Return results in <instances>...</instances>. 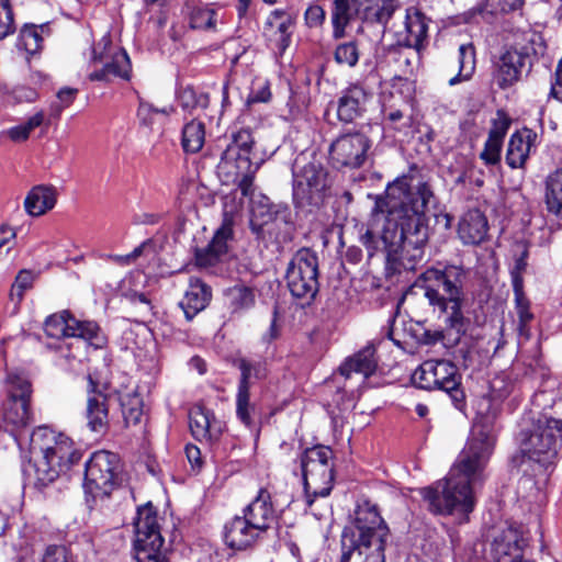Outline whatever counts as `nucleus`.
<instances>
[{
	"label": "nucleus",
	"mask_w": 562,
	"mask_h": 562,
	"mask_svg": "<svg viewBox=\"0 0 562 562\" xmlns=\"http://www.w3.org/2000/svg\"><path fill=\"white\" fill-rule=\"evenodd\" d=\"M411 181L402 177L389 186V212L382 228L374 220L360 235L370 257L378 250L386 252L389 273L412 271L424 258L428 239L426 210L435 195L427 183L412 186Z\"/></svg>",
	"instance_id": "1"
},
{
	"label": "nucleus",
	"mask_w": 562,
	"mask_h": 562,
	"mask_svg": "<svg viewBox=\"0 0 562 562\" xmlns=\"http://www.w3.org/2000/svg\"><path fill=\"white\" fill-rule=\"evenodd\" d=\"M494 445L495 437L490 430L474 427L448 476L420 490L431 513L468 515L474 509V488L485 479Z\"/></svg>",
	"instance_id": "2"
},
{
	"label": "nucleus",
	"mask_w": 562,
	"mask_h": 562,
	"mask_svg": "<svg viewBox=\"0 0 562 562\" xmlns=\"http://www.w3.org/2000/svg\"><path fill=\"white\" fill-rule=\"evenodd\" d=\"M465 277L467 273L460 266L428 268L412 286L413 290L420 291L432 311L443 318L446 329L454 335V342L467 333L469 324L461 310Z\"/></svg>",
	"instance_id": "3"
},
{
	"label": "nucleus",
	"mask_w": 562,
	"mask_h": 562,
	"mask_svg": "<svg viewBox=\"0 0 562 562\" xmlns=\"http://www.w3.org/2000/svg\"><path fill=\"white\" fill-rule=\"evenodd\" d=\"M31 461L24 469L30 483L44 487L79 462L81 450L71 438L47 427H38L30 438Z\"/></svg>",
	"instance_id": "4"
},
{
	"label": "nucleus",
	"mask_w": 562,
	"mask_h": 562,
	"mask_svg": "<svg viewBox=\"0 0 562 562\" xmlns=\"http://www.w3.org/2000/svg\"><path fill=\"white\" fill-rule=\"evenodd\" d=\"M389 527L369 502L357 506L355 519L341 535L340 562H385Z\"/></svg>",
	"instance_id": "5"
},
{
	"label": "nucleus",
	"mask_w": 562,
	"mask_h": 562,
	"mask_svg": "<svg viewBox=\"0 0 562 562\" xmlns=\"http://www.w3.org/2000/svg\"><path fill=\"white\" fill-rule=\"evenodd\" d=\"M400 7L398 0H334L330 14L333 37L342 38L352 22L379 24L385 31Z\"/></svg>",
	"instance_id": "6"
},
{
	"label": "nucleus",
	"mask_w": 562,
	"mask_h": 562,
	"mask_svg": "<svg viewBox=\"0 0 562 562\" xmlns=\"http://www.w3.org/2000/svg\"><path fill=\"white\" fill-rule=\"evenodd\" d=\"M306 504L311 507L317 497H327L334 486V452L326 446L307 448L300 457Z\"/></svg>",
	"instance_id": "7"
},
{
	"label": "nucleus",
	"mask_w": 562,
	"mask_h": 562,
	"mask_svg": "<svg viewBox=\"0 0 562 562\" xmlns=\"http://www.w3.org/2000/svg\"><path fill=\"white\" fill-rule=\"evenodd\" d=\"M520 450L539 463H547L562 449V419L539 414L529 429L520 432Z\"/></svg>",
	"instance_id": "8"
},
{
	"label": "nucleus",
	"mask_w": 562,
	"mask_h": 562,
	"mask_svg": "<svg viewBox=\"0 0 562 562\" xmlns=\"http://www.w3.org/2000/svg\"><path fill=\"white\" fill-rule=\"evenodd\" d=\"M389 32L393 34L398 47L415 50L411 54L401 50L396 59L402 74L408 76L413 72L412 57H418L427 37L428 20L418 8L408 7L405 9L403 20L392 23Z\"/></svg>",
	"instance_id": "9"
},
{
	"label": "nucleus",
	"mask_w": 562,
	"mask_h": 562,
	"mask_svg": "<svg viewBox=\"0 0 562 562\" xmlns=\"http://www.w3.org/2000/svg\"><path fill=\"white\" fill-rule=\"evenodd\" d=\"M413 383L423 390H440L446 392L457 408L464 402L461 389V374L457 366L447 360L424 361L412 375Z\"/></svg>",
	"instance_id": "10"
},
{
	"label": "nucleus",
	"mask_w": 562,
	"mask_h": 562,
	"mask_svg": "<svg viewBox=\"0 0 562 562\" xmlns=\"http://www.w3.org/2000/svg\"><path fill=\"white\" fill-rule=\"evenodd\" d=\"M136 562H167L157 512L150 504L137 509L134 521Z\"/></svg>",
	"instance_id": "11"
},
{
	"label": "nucleus",
	"mask_w": 562,
	"mask_h": 562,
	"mask_svg": "<svg viewBox=\"0 0 562 562\" xmlns=\"http://www.w3.org/2000/svg\"><path fill=\"white\" fill-rule=\"evenodd\" d=\"M318 259L314 251L302 248L296 251L286 270V283L291 294L310 301L318 291Z\"/></svg>",
	"instance_id": "12"
},
{
	"label": "nucleus",
	"mask_w": 562,
	"mask_h": 562,
	"mask_svg": "<svg viewBox=\"0 0 562 562\" xmlns=\"http://www.w3.org/2000/svg\"><path fill=\"white\" fill-rule=\"evenodd\" d=\"M9 400L3 411L4 429L16 439V432L32 422L30 412L31 384L19 374H9L8 379Z\"/></svg>",
	"instance_id": "13"
},
{
	"label": "nucleus",
	"mask_w": 562,
	"mask_h": 562,
	"mask_svg": "<svg viewBox=\"0 0 562 562\" xmlns=\"http://www.w3.org/2000/svg\"><path fill=\"white\" fill-rule=\"evenodd\" d=\"M293 177V198L297 205L322 203L328 181L327 171L321 162L310 161L300 168L296 159Z\"/></svg>",
	"instance_id": "14"
},
{
	"label": "nucleus",
	"mask_w": 562,
	"mask_h": 562,
	"mask_svg": "<svg viewBox=\"0 0 562 562\" xmlns=\"http://www.w3.org/2000/svg\"><path fill=\"white\" fill-rule=\"evenodd\" d=\"M44 330L52 338L77 337L86 340L94 348H102L106 338L101 328L92 321H78L68 311L48 316Z\"/></svg>",
	"instance_id": "15"
},
{
	"label": "nucleus",
	"mask_w": 562,
	"mask_h": 562,
	"mask_svg": "<svg viewBox=\"0 0 562 562\" xmlns=\"http://www.w3.org/2000/svg\"><path fill=\"white\" fill-rule=\"evenodd\" d=\"M120 458L110 451H97L86 463L85 485L94 496L110 495L116 484Z\"/></svg>",
	"instance_id": "16"
},
{
	"label": "nucleus",
	"mask_w": 562,
	"mask_h": 562,
	"mask_svg": "<svg viewBox=\"0 0 562 562\" xmlns=\"http://www.w3.org/2000/svg\"><path fill=\"white\" fill-rule=\"evenodd\" d=\"M371 146L372 142L364 133L341 134L329 146V160L336 168H360L367 161Z\"/></svg>",
	"instance_id": "17"
},
{
	"label": "nucleus",
	"mask_w": 562,
	"mask_h": 562,
	"mask_svg": "<svg viewBox=\"0 0 562 562\" xmlns=\"http://www.w3.org/2000/svg\"><path fill=\"white\" fill-rule=\"evenodd\" d=\"M92 54L93 60L103 63V67L90 74L89 78L91 80L109 81L112 77L128 79L131 71L130 57L125 50L113 47L109 36H102L93 46Z\"/></svg>",
	"instance_id": "18"
},
{
	"label": "nucleus",
	"mask_w": 562,
	"mask_h": 562,
	"mask_svg": "<svg viewBox=\"0 0 562 562\" xmlns=\"http://www.w3.org/2000/svg\"><path fill=\"white\" fill-rule=\"evenodd\" d=\"M371 93L363 85L356 82L340 92L337 100V119L342 123H352L367 112Z\"/></svg>",
	"instance_id": "19"
},
{
	"label": "nucleus",
	"mask_w": 562,
	"mask_h": 562,
	"mask_svg": "<svg viewBox=\"0 0 562 562\" xmlns=\"http://www.w3.org/2000/svg\"><path fill=\"white\" fill-rule=\"evenodd\" d=\"M262 537L258 526L244 515L235 516L224 526V541L233 550H247Z\"/></svg>",
	"instance_id": "20"
},
{
	"label": "nucleus",
	"mask_w": 562,
	"mask_h": 562,
	"mask_svg": "<svg viewBox=\"0 0 562 562\" xmlns=\"http://www.w3.org/2000/svg\"><path fill=\"white\" fill-rule=\"evenodd\" d=\"M255 140L249 130L241 128L232 135V142L222 155L218 172L229 176L231 168L239 165L241 159L252 160Z\"/></svg>",
	"instance_id": "21"
},
{
	"label": "nucleus",
	"mask_w": 562,
	"mask_h": 562,
	"mask_svg": "<svg viewBox=\"0 0 562 562\" xmlns=\"http://www.w3.org/2000/svg\"><path fill=\"white\" fill-rule=\"evenodd\" d=\"M189 426L192 436L199 441H216L223 432V423L213 413L202 406H194L189 413Z\"/></svg>",
	"instance_id": "22"
},
{
	"label": "nucleus",
	"mask_w": 562,
	"mask_h": 562,
	"mask_svg": "<svg viewBox=\"0 0 562 562\" xmlns=\"http://www.w3.org/2000/svg\"><path fill=\"white\" fill-rule=\"evenodd\" d=\"M244 516L256 524L261 533L266 535L277 521L276 510L271 494L266 488H260L257 496L244 509Z\"/></svg>",
	"instance_id": "23"
},
{
	"label": "nucleus",
	"mask_w": 562,
	"mask_h": 562,
	"mask_svg": "<svg viewBox=\"0 0 562 562\" xmlns=\"http://www.w3.org/2000/svg\"><path fill=\"white\" fill-rule=\"evenodd\" d=\"M233 228L228 221L215 232L210 244L195 252V261L199 267L209 268L215 266L227 254V241L232 238Z\"/></svg>",
	"instance_id": "24"
},
{
	"label": "nucleus",
	"mask_w": 562,
	"mask_h": 562,
	"mask_svg": "<svg viewBox=\"0 0 562 562\" xmlns=\"http://www.w3.org/2000/svg\"><path fill=\"white\" fill-rule=\"evenodd\" d=\"M537 138V133L530 128H521L512 134L506 153L507 165L513 169L522 168L536 148Z\"/></svg>",
	"instance_id": "25"
},
{
	"label": "nucleus",
	"mask_w": 562,
	"mask_h": 562,
	"mask_svg": "<svg viewBox=\"0 0 562 562\" xmlns=\"http://www.w3.org/2000/svg\"><path fill=\"white\" fill-rule=\"evenodd\" d=\"M488 231L485 215L479 210L468 211L460 220L458 235L465 245L481 244Z\"/></svg>",
	"instance_id": "26"
},
{
	"label": "nucleus",
	"mask_w": 562,
	"mask_h": 562,
	"mask_svg": "<svg viewBox=\"0 0 562 562\" xmlns=\"http://www.w3.org/2000/svg\"><path fill=\"white\" fill-rule=\"evenodd\" d=\"M91 390H89L87 398L86 417L88 427L95 432H103L109 424V408L106 404V395L94 390V383L89 379Z\"/></svg>",
	"instance_id": "27"
},
{
	"label": "nucleus",
	"mask_w": 562,
	"mask_h": 562,
	"mask_svg": "<svg viewBox=\"0 0 562 562\" xmlns=\"http://www.w3.org/2000/svg\"><path fill=\"white\" fill-rule=\"evenodd\" d=\"M211 289L198 278H191L188 290L186 291L179 306L184 316L191 321L198 313L203 311L211 300Z\"/></svg>",
	"instance_id": "28"
},
{
	"label": "nucleus",
	"mask_w": 562,
	"mask_h": 562,
	"mask_svg": "<svg viewBox=\"0 0 562 562\" xmlns=\"http://www.w3.org/2000/svg\"><path fill=\"white\" fill-rule=\"evenodd\" d=\"M527 55L516 50H505L497 63L495 78L502 88L512 86L519 79Z\"/></svg>",
	"instance_id": "29"
},
{
	"label": "nucleus",
	"mask_w": 562,
	"mask_h": 562,
	"mask_svg": "<svg viewBox=\"0 0 562 562\" xmlns=\"http://www.w3.org/2000/svg\"><path fill=\"white\" fill-rule=\"evenodd\" d=\"M280 215L279 206L271 203L266 195H257L250 201V228L260 236L265 226L278 220Z\"/></svg>",
	"instance_id": "30"
},
{
	"label": "nucleus",
	"mask_w": 562,
	"mask_h": 562,
	"mask_svg": "<svg viewBox=\"0 0 562 562\" xmlns=\"http://www.w3.org/2000/svg\"><path fill=\"white\" fill-rule=\"evenodd\" d=\"M57 196L58 192L53 186H36L24 200L25 211L31 216H41L56 205Z\"/></svg>",
	"instance_id": "31"
},
{
	"label": "nucleus",
	"mask_w": 562,
	"mask_h": 562,
	"mask_svg": "<svg viewBox=\"0 0 562 562\" xmlns=\"http://www.w3.org/2000/svg\"><path fill=\"white\" fill-rule=\"evenodd\" d=\"M378 367L375 358V348L372 344L367 345L352 357L348 358L339 368V371L346 378L351 373H360L364 378L372 375Z\"/></svg>",
	"instance_id": "32"
},
{
	"label": "nucleus",
	"mask_w": 562,
	"mask_h": 562,
	"mask_svg": "<svg viewBox=\"0 0 562 562\" xmlns=\"http://www.w3.org/2000/svg\"><path fill=\"white\" fill-rule=\"evenodd\" d=\"M512 383L505 376H496L491 381L490 393L479 405V413L486 419H494L499 409V403L512 392Z\"/></svg>",
	"instance_id": "33"
},
{
	"label": "nucleus",
	"mask_w": 562,
	"mask_h": 562,
	"mask_svg": "<svg viewBox=\"0 0 562 562\" xmlns=\"http://www.w3.org/2000/svg\"><path fill=\"white\" fill-rule=\"evenodd\" d=\"M259 168V162L241 159L239 165H234L231 168L229 176L223 173L225 176V182L236 183L241 194L248 196L254 192V179Z\"/></svg>",
	"instance_id": "34"
},
{
	"label": "nucleus",
	"mask_w": 562,
	"mask_h": 562,
	"mask_svg": "<svg viewBox=\"0 0 562 562\" xmlns=\"http://www.w3.org/2000/svg\"><path fill=\"white\" fill-rule=\"evenodd\" d=\"M184 12L189 18V23L192 29H215L217 12L213 8L200 3L198 0H187L184 3Z\"/></svg>",
	"instance_id": "35"
},
{
	"label": "nucleus",
	"mask_w": 562,
	"mask_h": 562,
	"mask_svg": "<svg viewBox=\"0 0 562 562\" xmlns=\"http://www.w3.org/2000/svg\"><path fill=\"white\" fill-rule=\"evenodd\" d=\"M546 204L550 213L562 220V168L546 179Z\"/></svg>",
	"instance_id": "36"
},
{
	"label": "nucleus",
	"mask_w": 562,
	"mask_h": 562,
	"mask_svg": "<svg viewBox=\"0 0 562 562\" xmlns=\"http://www.w3.org/2000/svg\"><path fill=\"white\" fill-rule=\"evenodd\" d=\"M225 302L232 313H240L254 306L255 293L251 288L245 284H236L225 292Z\"/></svg>",
	"instance_id": "37"
},
{
	"label": "nucleus",
	"mask_w": 562,
	"mask_h": 562,
	"mask_svg": "<svg viewBox=\"0 0 562 562\" xmlns=\"http://www.w3.org/2000/svg\"><path fill=\"white\" fill-rule=\"evenodd\" d=\"M459 72L449 80L450 86L469 80L475 69V49L472 44H463L458 53Z\"/></svg>",
	"instance_id": "38"
},
{
	"label": "nucleus",
	"mask_w": 562,
	"mask_h": 562,
	"mask_svg": "<svg viewBox=\"0 0 562 562\" xmlns=\"http://www.w3.org/2000/svg\"><path fill=\"white\" fill-rule=\"evenodd\" d=\"M204 124L199 121H191L184 125L182 131V147L187 153H198L204 144Z\"/></svg>",
	"instance_id": "39"
},
{
	"label": "nucleus",
	"mask_w": 562,
	"mask_h": 562,
	"mask_svg": "<svg viewBox=\"0 0 562 562\" xmlns=\"http://www.w3.org/2000/svg\"><path fill=\"white\" fill-rule=\"evenodd\" d=\"M268 23L276 27L279 47L284 50L291 42L292 27L294 25L293 18L284 12L274 11L269 18Z\"/></svg>",
	"instance_id": "40"
},
{
	"label": "nucleus",
	"mask_w": 562,
	"mask_h": 562,
	"mask_svg": "<svg viewBox=\"0 0 562 562\" xmlns=\"http://www.w3.org/2000/svg\"><path fill=\"white\" fill-rule=\"evenodd\" d=\"M236 366L240 371L238 390L245 387V390L249 391L251 379H262L266 376V369L261 362L241 358L237 360Z\"/></svg>",
	"instance_id": "41"
},
{
	"label": "nucleus",
	"mask_w": 562,
	"mask_h": 562,
	"mask_svg": "<svg viewBox=\"0 0 562 562\" xmlns=\"http://www.w3.org/2000/svg\"><path fill=\"white\" fill-rule=\"evenodd\" d=\"M122 414L126 424L136 425L143 416V400L136 394H125L121 397Z\"/></svg>",
	"instance_id": "42"
},
{
	"label": "nucleus",
	"mask_w": 562,
	"mask_h": 562,
	"mask_svg": "<svg viewBox=\"0 0 562 562\" xmlns=\"http://www.w3.org/2000/svg\"><path fill=\"white\" fill-rule=\"evenodd\" d=\"M256 413L255 404L250 403V392L243 387L237 390L236 394V416L246 426L254 425V415Z\"/></svg>",
	"instance_id": "43"
},
{
	"label": "nucleus",
	"mask_w": 562,
	"mask_h": 562,
	"mask_svg": "<svg viewBox=\"0 0 562 562\" xmlns=\"http://www.w3.org/2000/svg\"><path fill=\"white\" fill-rule=\"evenodd\" d=\"M360 57L358 43L356 41H349L337 45L334 52V59L338 65L353 68Z\"/></svg>",
	"instance_id": "44"
},
{
	"label": "nucleus",
	"mask_w": 562,
	"mask_h": 562,
	"mask_svg": "<svg viewBox=\"0 0 562 562\" xmlns=\"http://www.w3.org/2000/svg\"><path fill=\"white\" fill-rule=\"evenodd\" d=\"M179 102L184 110L205 109L210 103V98L203 91L186 87L179 92Z\"/></svg>",
	"instance_id": "45"
},
{
	"label": "nucleus",
	"mask_w": 562,
	"mask_h": 562,
	"mask_svg": "<svg viewBox=\"0 0 562 562\" xmlns=\"http://www.w3.org/2000/svg\"><path fill=\"white\" fill-rule=\"evenodd\" d=\"M514 294L516 311L519 319L517 329L521 336L528 337V324L533 318L532 313L529 311V301L526 297L524 290L514 292Z\"/></svg>",
	"instance_id": "46"
},
{
	"label": "nucleus",
	"mask_w": 562,
	"mask_h": 562,
	"mask_svg": "<svg viewBox=\"0 0 562 562\" xmlns=\"http://www.w3.org/2000/svg\"><path fill=\"white\" fill-rule=\"evenodd\" d=\"M43 121L44 113L37 112L34 115H32L25 123H22L18 126L10 128L8 131V134L12 140H25L33 130L42 125Z\"/></svg>",
	"instance_id": "47"
},
{
	"label": "nucleus",
	"mask_w": 562,
	"mask_h": 562,
	"mask_svg": "<svg viewBox=\"0 0 562 562\" xmlns=\"http://www.w3.org/2000/svg\"><path fill=\"white\" fill-rule=\"evenodd\" d=\"M33 274L31 271L22 270L15 278L14 283L10 290V300L15 304H19L24 295V292L32 286Z\"/></svg>",
	"instance_id": "48"
},
{
	"label": "nucleus",
	"mask_w": 562,
	"mask_h": 562,
	"mask_svg": "<svg viewBox=\"0 0 562 562\" xmlns=\"http://www.w3.org/2000/svg\"><path fill=\"white\" fill-rule=\"evenodd\" d=\"M14 31L15 23L9 0H0V40L5 38Z\"/></svg>",
	"instance_id": "49"
},
{
	"label": "nucleus",
	"mask_w": 562,
	"mask_h": 562,
	"mask_svg": "<svg viewBox=\"0 0 562 562\" xmlns=\"http://www.w3.org/2000/svg\"><path fill=\"white\" fill-rule=\"evenodd\" d=\"M510 124V117L504 111H497L496 116L492 120V126L488 132V137L504 142V137L507 134Z\"/></svg>",
	"instance_id": "50"
},
{
	"label": "nucleus",
	"mask_w": 562,
	"mask_h": 562,
	"mask_svg": "<svg viewBox=\"0 0 562 562\" xmlns=\"http://www.w3.org/2000/svg\"><path fill=\"white\" fill-rule=\"evenodd\" d=\"M40 562H74L65 546L49 544L42 553Z\"/></svg>",
	"instance_id": "51"
},
{
	"label": "nucleus",
	"mask_w": 562,
	"mask_h": 562,
	"mask_svg": "<svg viewBox=\"0 0 562 562\" xmlns=\"http://www.w3.org/2000/svg\"><path fill=\"white\" fill-rule=\"evenodd\" d=\"M326 21V11L319 4H310L304 12V22L308 29H321Z\"/></svg>",
	"instance_id": "52"
},
{
	"label": "nucleus",
	"mask_w": 562,
	"mask_h": 562,
	"mask_svg": "<svg viewBox=\"0 0 562 562\" xmlns=\"http://www.w3.org/2000/svg\"><path fill=\"white\" fill-rule=\"evenodd\" d=\"M172 109H156L150 103L140 101L137 109V117L143 125L149 126L154 123V116L158 113L169 114Z\"/></svg>",
	"instance_id": "53"
},
{
	"label": "nucleus",
	"mask_w": 562,
	"mask_h": 562,
	"mask_svg": "<svg viewBox=\"0 0 562 562\" xmlns=\"http://www.w3.org/2000/svg\"><path fill=\"white\" fill-rule=\"evenodd\" d=\"M271 98L270 86L266 80L254 82L251 91L247 98V103L268 102Z\"/></svg>",
	"instance_id": "54"
},
{
	"label": "nucleus",
	"mask_w": 562,
	"mask_h": 562,
	"mask_svg": "<svg viewBox=\"0 0 562 562\" xmlns=\"http://www.w3.org/2000/svg\"><path fill=\"white\" fill-rule=\"evenodd\" d=\"M503 142L487 137L481 158L488 165L499 160Z\"/></svg>",
	"instance_id": "55"
},
{
	"label": "nucleus",
	"mask_w": 562,
	"mask_h": 562,
	"mask_svg": "<svg viewBox=\"0 0 562 562\" xmlns=\"http://www.w3.org/2000/svg\"><path fill=\"white\" fill-rule=\"evenodd\" d=\"M20 41L30 53H35L41 47L42 36L35 29H25L21 32Z\"/></svg>",
	"instance_id": "56"
},
{
	"label": "nucleus",
	"mask_w": 562,
	"mask_h": 562,
	"mask_svg": "<svg viewBox=\"0 0 562 562\" xmlns=\"http://www.w3.org/2000/svg\"><path fill=\"white\" fill-rule=\"evenodd\" d=\"M526 267H527L526 256L521 255L519 258H517L515 260V266L513 267V269L510 271L514 292L524 290L522 273L526 270Z\"/></svg>",
	"instance_id": "57"
},
{
	"label": "nucleus",
	"mask_w": 562,
	"mask_h": 562,
	"mask_svg": "<svg viewBox=\"0 0 562 562\" xmlns=\"http://www.w3.org/2000/svg\"><path fill=\"white\" fill-rule=\"evenodd\" d=\"M521 0H486V5L492 13H506L518 9Z\"/></svg>",
	"instance_id": "58"
},
{
	"label": "nucleus",
	"mask_w": 562,
	"mask_h": 562,
	"mask_svg": "<svg viewBox=\"0 0 562 562\" xmlns=\"http://www.w3.org/2000/svg\"><path fill=\"white\" fill-rule=\"evenodd\" d=\"M14 237L13 228L9 226L0 227V259L10 251Z\"/></svg>",
	"instance_id": "59"
},
{
	"label": "nucleus",
	"mask_w": 562,
	"mask_h": 562,
	"mask_svg": "<svg viewBox=\"0 0 562 562\" xmlns=\"http://www.w3.org/2000/svg\"><path fill=\"white\" fill-rule=\"evenodd\" d=\"M77 93H78V90L74 89V88L60 89L57 93V98L60 102V110L69 106L74 102Z\"/></svg>",
	"instance_id": "60"
},
{
	"label": "nucleus",
	"mask_w": 562,
	"mask_h": 562,
	"mask_svg": "<svg viewBox=\"0 0 562 562\" xmlns=\"http://www.w3.org/2000/svg\"><path fill=\"white\" fill-rule=\"evenodd\" d=\"M186 456L193 469H200L202 465L201 451L196 446L188 445L186 447Z\"/></svg>",
	"instance_id": "61"
},
{
	"label": "nucleus",
	"mask_w": 562,
	"mask_h": 562,
	"mask_svg": "<svg viewBox=\"0 0 562 562\" xmlns=\"http://www.w3.org/2000/svg\"><path fill=\"white\" fill-rule=\"evenodd\" d=\"M482 12L483 9L481 7L471 8L470 10L465 11L462 14L463 21L467 23L472 22L475 19V16L481 14Z\"/></svg>",
	"instance_id": "62"
},
{
	"label": "nucleus",
	"mask_w": 562,
	"mask_h": 562,
	"mask_svg": "<svg viewBox=\"0 0 562 562\" xmlns=\"http://www.w3.org/2000/svg\"><path fill=\"white\" fill-rule=\"evenodd\" d=\"M145 245L146 244L143 243L142 245L137 246L132 252L125 255V259L130 263L133 262L136 258H138L143 254Z\"/></svg>",
	"instance_id": "63"
},
{
	"label": "nucleus",
	"mask_w": 562,
	"mask_h": 562,
	"mask_svg": "<svg viewBox=\"0 0 562 562\" xmlns=\"http://www.w3.org/2000/svg\"><path fill=\"white\" fill-rule=\"evenodd\" d=\"M192 364H194L199 371L200 374H203L206 371L205 363L202 359L195 357L191 360Z\"/></svg>",
	"instance_id": "64"
}]
</instances>
